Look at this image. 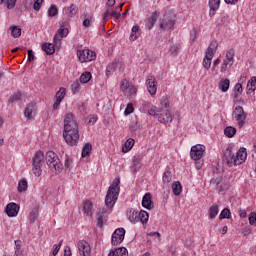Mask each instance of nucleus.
Wrapping results in <instances>:
<instances>
[{
	"instance_id": "nucleus-50",
	"label": "nucleus",
	"mask_w": 256,
	"mask_h": 256,
	"mask_svg": "<svg viewBox=\"0 0 256 256\" xmlns=\"http://www.w3.org/2000/svg\"><path fill=\"white\" fill-rule=\"evenodd\" d=\"M130 86H131V83H129L127 79L122 80L120 83V89L121 91H123V93H126V91L129 89Z\"/></svg>"
},
{
	"instance_id": "nucleus-3",
	"label": "nucleus",
	"mask_w": 256,
	"mask_h": 256,
	"mask_svg": "<svg viewBox=\"0 0 256 256\" xmlns=\"http://www.w3.org/2000/svg\"><path fill=\"white\" fill-rule=\"evenodd\" d=\"M67 35H69V29L65 28V23L60 22V28L54 36L53 44H42V51H45L46 55H53L55 53V47L56 49H59L63 37H67Z\"/></svg>"
},
{
	"instance_id": "nucleus-27",
	"label": "nucleus",
	"mask_w": 256,
	"mask_h": 256,
	"mask_svg": "<svg viewBox=\"0 0 256 256\" xmlns=\"http://www.w3.org/2000/svg\"><path fill=\"white\" fill-rule=\"evenodd\" d=\"M133 165L131 166V171L137 173L141 169V156H134L132 160Z\"/></svg>"
},
{
	"instance_id": "nucleus-47",
	"label": "nucleus",
	"mask_w": 256,
	"mask_h": 256,
	"mask_svg": "<svg viewBox=\"0 0 256 256\" xmlns=\"http://www.w3.org/2000/svg\"><path fill=\"white\" fill-rule=\"evenodd\" d=\"M21 97H23V94H21V92H17L10 96L8 103H16V101H21Z\"/></svg>"
},
{
	"instance_id": "nucleus-14",
	"label": "nucleus",
	"mask_w": 256,
	"mask_h": 256,
	"mask_svg": "<svg viewBox=\"0 0 256 256\" xmlns=\"http://www.w3.org/2000/svg\"><path fill=\"white\" fill-rule=\"evenodd\" d=\"M66 95H67V89H65L64 87H61L55 95L56 100L53 104V109L55 111H57V109H59V107L61 105V101H63L65 99Z\"/></svg>"
},
{
	"instance_id": "nucleus-26",
	"label": "nucleus",
	"mask_w": 256,
	"mask_h": 256,
	"mask_svg": "<svg viewBox=\"0 0 256 256\" xmlns=\"http://www.w3.org/2000/svg\"><path fill=\"white\" fill-rule=\"evenodd\" d=\"M217 215H219V205L213 204V205L210 206V208L208 209V216H209V219H215V218L217 217Z\"/></svg>"
},
{
	"instance_id": "nucleus-48",
	"label": "nucleus",
	"mask_w": 256,
	"mask_h": 256,
	"mask_svg": "<svg viewBox=\"0 0 256 256\" xmlns=\"http://www.w3.org/2000/svg\"><path fill=\"white\" fill-rule=\"evenodd\" d=\"M243 93V85L241 83H237L234 87V97L237 99Z\"/></svg>"
},
{
	"instance_id": "nucleus-51",
	"label": "nucleus",
	"mask_w": 256,
	"mask_h": 256,
	"mask_svg": "<svg viewBox=\"0 0 256 256\" xmlns=\"http://www.w3.org/2000/svg\"><path fill=\"white\" fill-rule=\"evenodd\" d=\"M58 12H59V10L57 9V6L51 5L48 10V15H49V17H55Z\"/></svg>"
},
{
	"instance_id": "nucleus-60",
	"label": "nucleus",
	"mask_w": 256,
	"mask_h": 256,
	"mask_svg": "<svg viewBox=\"0 0 256 256\" xmlns=\"http://www.w3.org/2000/svg\"><path fill=\"white\" fill-rule=\"evenodd\" d=\"M147 89L150 95H155L157 93V84H152L151 86H148Z\"/></svg>"
},
{
	"instance_id": "nucleus-41",
	"label": "nucleus",
	"mask_w": 256,
	"mask_h": 256,
	"mask_svg": "<svg viewBox=\"0 0 256 256\" xmlns=\"http://www.w3.org/2000/svg\"><path fill=\"white\" fill-rule=\"evenodd\" d=\"M11 35L14 39L21 37V28L19 26H12L10 27Z\"/></svg>"
},
{
	"instance_id": "nucleus-58",
	"label": "nucleus",
	"mask_w": 256,
	"mask_h": 256,
	"mask_svg": "<svg viewBox=\"0 0 256 256\" xmlns=\"http://www.w3.org/2000/svg\"><path fill=\"white\" fill-rule=\"evenodd\" d=\"M231 65H233L231 62H228L227 60H224V62L222 63L221 66V73H225V71H227L228 67H231Z\"/></svg>"
},
{
	"instance_id": "nucleus-36",
	"label": "nucleus",
	"mask_w": 256,
	"mask_h": 256,
	"mask_svg": "<svg viewBox=\"0 0 256 256\" xmlns=\"http://www.w3.org/2000/svg\"><path fill=\"white\" fill-rule=\"evenodd\" d=\"M235 133H237V128L235 127L227 126L224 129V134L226 135V137H229V139H231V137H234Z\"/></svg>"
},
{
	"instance_id": "nucleus-20",
	"label": "nucleus",
	"mask_w": 256,
	"mask_h": 256,
	"mask_svg": "<svg viewBox=\"0 0 256 256\" xmlns=\"http://www.w3.org/2000/svg\"><path fill=\"white\" fill-rule=\"evenodd\" d=\"M82 209L87 217H93V203L91 201L86 200L83 202Z\"/></svg>"
},
{
	"instance_id": "nucleus-33",
	"label": "nucleus",
	"mask_w": 256,
	"mask_h": 256,
	"mask_svg": "<svg viewBox=\"0 0 256 256\" xmlns=\"http://www.w3.org/2000/svg\"><path fill=\"white\" fill-rule=\"evenodd\" d=\"M213 60V55L211 54H205V57L203 59V67H205L207 69V71H209V69H211V61Z\"/></svg>"
},
{
	"instance_id": "nucleus-24",
	"label": "nucleus",
	"mask_w": 256,
	"mask_h": 256,
	"mask_svg": "<svg viewBox=\"0 0 256 256\" xmlns=\"http://www.w3.org/2000/svg\"><path fill=\"white\" fill-rule=\"evenodd\" d=\"M105 213H107V210L103 208V209H99V211L96 214L97 225L101 228L103 227V225H105V220L103 219V217L105 216Z\"/></svg>"
},
{
	"instance_id": "nucleus-23",
	"label": "nucleus",
	"mask_w": 256,
	"mask_h": 256,
	"mask_svg": "<svg viewBox=\"0 0 256 256\" xmlns=\"http://www.w3.org/2000/svg\"><path fill=\"white\" fill-rule=\"evenodd\" d=\"M108 256H129V252L127 251V248L120 247L115 250H111Z\"/></svg>"
},
{
	"instance_id": "nucleus-30",
	"label": "nucleus",
	"mask_w": 256,
	"mask_h": 256,
	"mask_svg": "<svg viewBox=\"0 0 256 256\" xmlns=\"http://www.w3.org/2000/svg\"><path fill=\"white\" fill-rule=\"evenodd\" d=\"M133 145H135V140L133 138H129L122 147V152L129 153V150L133 149Z\"/></svg>"
},
{
	"instance_id": "nucleus-2",
	"label": "nucleus",
	"mask_w": 256,
	"mask_h": 256,
	"mask_svg": "<svg viewBox=\"0 0 256 256\" xmlns=\"http://www.w3.org/2000/svg\"><path fill=\"white\" fill-rule=\"evenodd\" d=\"M247 159V149L240 148L236 153L233 152V148H226L223 154V163H226L228 167H237L245 163Z\"/></svg>"
},
{
	"instance_id": "nucleus-17",
	"label": "nucleus",
	"mask_w": 256,
	"mask_h": 256,
	"mask_svg": "<svg viewBox=\"0 0 256 256\" xmlns=\"http://www.w3.org/2000/svg\"><path fill=\"white\" fill-rule=\"evenodd\" d=\"M142 207H144V209H148L149 211H151V209L155 207V204L153 203V200H152L151 193L148 192L143 196Z\"/></svg>"
},
{
	"instance_id": "nucleus-25",
	"label": "nucleus",
	"mask_w": 256,
	"mask_h": 256,
	"mask_svg": "<svg viewBox=\"0 0 256 256\" xmlns=\"http://www.w3.org/2000/svg\"><path fill=\"white\" fill-rule=\"evenodd\" d=\"M219 5H221V0H209L210 7V16L213 17L215 15V11L219 9Z\"/></svg>"
},
{
	"instance_id": "nucleus-49",
	"label": "nucleus",
	"mask_w": 256,
	"mask_h": 256,
	"mask_svg": "<svg viewBox=\"0 0 256 256\" xmlns=\"http://www.w3.org/2000/svg\"><path fill=\"white\" fill-rule=\"evenodd\" d=\"M235 57V50L230 49L226 52V59L225 61H228V63H232L233 65V59Z\"/></svg>"
},
{
	"instance_id": "nucleus-53",
	"label": "nucleus",
	"mask_w": 256,
	"mask_h": 256,
	"mask_svg": "<svg viewBox=\"0 0 256 256\" xmlns=\"http://www.w3.org/2000/svg\"><path fill=\"white\" fill-rule=\"evenodd\" d=\"M157 84V79L154 78V76H148L146 79V85L147 87H151V85Z\"/></svg>"
},
{
	"instance_id": "nucleus-55",
	"label": "nucleus",
	"mask_w": 256,
	"mask_h": 256,
	"mask_svg": "<svg viewBox=\"0 0 256 256\" xmlns=\"http://www.w3.org/2000/svg\"><path fill=\"white\" fill-rule=\"evenodd\" d=\"M138 31H139V26H133L132 33L130 35V41H136L137 35H135V33H137Z\"/></svg>"
},
{
	"instance_id": "nucleus-63",
	"label": "nucleus",
	"mask_w": 256,
	"mask_h": 256,
	"mask_svg": "<svg viewBox=\"0 0 256 256\" xmlns=\"http://www.w3.org/2000/svg\"><path fill=\"white\" fill-rule=\"evenodd\" d=\"M28 61L29 63L35 61V54L33 53V50H28Z\"/></svg>"
},
{
	"instance_id": "nucleus-56",
	"label": "nucleus",
	"mask_w": 256,
	"mask_h": 256,
	"mask_svg": "<svg viewBox=\"0 0 256 256\" xmlns=\"http://www.w3.org/2000/svg\"><path fill=\"white\" fill-rule=\"evenodd\" d=\"M43 5V0H34L33 9L34 11H39Z\"/></svg>"
},
{
	"instance_id": "nucleus-52",
	"label": "nucleus",
	"mask_w": 256,
	"mask_h": 256,
	"mask_svg": "<svg viewBox=\"0 0 256 256\" xmlns=\"http://www.w3.org/2000/svg\"><path fill=\"white\" fill-rule=\"evenodd\" d=\"M71 89L73 93H79V91H81V84L76 81L71 85Z\"/></svg>"
},
{
	"instance_id": "nucleus-29",
	"label": "nucleus",
	"mask_w": 256,
	"mask_h": 256,
	"mask_svg": "<svg viewBox=\"0 0 256 256\" xmlns=\"http://www.w3.org/2000/svg\"><path fill=\"white\" fill-rule=\"evenodd\" d=\"M81 19H83L84 27H91V21H93V15H91L89 13H83L81 15Z\"/></svg>"
},
{
	"instance_id": "nucleus-13",
	"label": "nucleus",
	"mask_w": 256,
	"mask_h": 256,
	"mask_svg": "<svg viewBox=\"0 0 256 256\" xmlns=\"http://www.w3.org/2000/svg\"><path fill=\"white\" fill-rule=\"evenodd\" d=\"M124 239H125V229L118 228L112 234V238H111L112 245H115V246L121 245Z\"/></svg>"
},
{
	"instance_id": "nucleus-12",
	"label": "nucleus",
	"mask_w": 256,
	"mask_h": 256,
	"mask_svg": "<svg viewBox=\"0 0 256 256\" xmlns=\"http://www.w3.org/2000/svg\"><path fill=\"white\" fill-rule=\"evenodd\" d=\"M157 119L160 123H163L164 125H167L173 121V116L171 115V112L169 109L165 110H157Z\"/></svg>"
},
{
	"instance_id": "nucleus-37",
	"label": "nucleus",
	"mask_w": 256,
	"mask_h": 256,
	"mask_svg": "<svg viewBox=\"0 0 256 256\" xmlns=\"http://www.w3.org/2000/svg\"><path fill=\"white\" fill-rule=\"evenodd\" d=\"M117 67H119V63L117 61L109 64L106 68V77H109V75H111V73H113Z\"/></svg>"
},
{
	"instance_id": "nucleus-34",
	"label": "nucleus",
	"mask_w": 256,
	"mask_h": 256,
	"mask_svg": "<svg viewBox=\"0 0 256 256\" xmlns=\"http://www.w3.org/2000/svg\"><path fill=\"white\" fill-rule=\"evenodd\" d=\"M172 190L176 197L181 195V192L183 191V186H181V182L172 183Z\"/></svg>"
},
{
	"instance_id": "nucleus-59",
	"label": "nucleus",
	"mask_w": 256,
	"mask_h": 256,
	"mask_svg": "<svg viewBox=\"0 0 256 256\" xmlns=\"http://www.w3.org/2000/svg\"><path fill=\"white\" fill-rule=\"evenodd\" d=\"M61 245H63V240H61L58 244L54 245V250L52 252L53 256H56L57 253H59V250L61 249Z\"/></svg>"
},
{
	"instance_id": "nucleus-42",
	"label": "nucleus",
	"mask_w": 256,
	"mask_h": 256,
	"mask_svg": "<svg viewBox=\"0 0 256 256\" xmlns=\"http://www.w3.org/2000/svg\"><path fill=\"white\" fill-rule=\"evenodd\" d=\"M27 180L26 179H22L19 181L18 183V193H23V191H27Z\"/></svg>"
},
{
	"instance_id": "nucleus-16",
	"label": "nucleus",
	"mask_w": 256,
	"mask_h": 256,
	"mask_svg": "<svg viewBox=\"0 0 256 256\" xmlns=\"http://www.w3.org/2000/svg\"><path fill=\"white\" fill-rule=\"evenodd\" d=\"M78 249H79L80 255L82 256L91 255V246L85 240H81L78 242Z\"/></svg>"
},
{
	"instance_id": "nucleus-54",
	"label": "nucleus",
	"mask_w": 256,
	"mask_h": 256,
	"mask_svg": "<svg viewBox=\"0 0 256 256\" xmlns=\"http://www.w3.org/2000/svg\"><path fill=\"white\" fill-rule=\"evenodd\" d=\"M248 219H249L250 225L256 227V213L255 212H251L249 214V218Z\"/></svg>"
},
{
	"instance_id": "nucleus-62",
	"label": "nucleus",
	"mask_w": 256,
	"mask_h": 256,
	"mask_svg": "<svg viewBox=\"0 0 256 256\" xmlns=\"http://www.w3.org/2000/svg\"><path fill=\"white\" fill-rule=\"evenodd\" d=\"M128 95H135L137 93V88L134 85H131L128 87Z\"/></svg>"
},
{
	"instance_id": "nucleus-32",
	"label": "nucleus",
	"mask_w": 256,
	"mask_h": 256,
	"mask_svg": "<svg viewBox=\"0 0 256 256\" xmlns=\"http://www.w3.org/2000/svg\"><path fill=\"white\" fill-rule=\"evenodd\" d=\"M231 85V81H229V79H223L221 80L220 84H219V89H221V91H223V93H227V91H229V86Z\"/></svg>"
},
{
	"instance_id": "nucleus-61",
	"label": "nucleus",
	"mask_w": 256,
	"mask_h": 256,
	"mask_svg": "<svg viewBox=\"0 0 256 256\" xmlns=\"http://www.w3.org/2000/svg\"><path fill=\"white\" fill-rule=\"evenodd\" d=\"M135 109L133 108V104L129 103L125 109V115H131Z\"/></svg>"
},
{
	"instance_id": "nucleus-64",
	"label": "nucleus",
	"mask_w": 256,
	"mask_h": 256,
	"mask_svg": "<svg viewBox=\"0 0 256 256\" xmlns=\"http://www.w3.org/2000/svg\"><path fill=\"white\" fill-rule=\"evenodd\" d=\"M160 112H157V109L151 108L148 110V114L152 115L153 117H157V115H159Z\"/></svg>"
},
{
	"instance_id": "nucleus-21",
	"label": "nucleus",
	"mask_w": 256,
	"mask_h": 256,
	"mask_svg": "<svg viewBox=\"0 0 256 256\" xmlns=\"http://www.w3.org/2000/svg\"><path fill=\"white\" fill-rule=\"evenodd\" d=\"M109 17H114L116 19H119L121 17V13H118L117 10H113L112 12L107 9L103 14V21L104 23H107L109 21Z\"/></svg>"
},
{
	"instance_id": "nucleus-19",
	"label": "nucleus",
	"mask_w": 256,
	"mask_h": 256,
	"mask_svg": "<svg viewBox=\"0 0 256 256\" xmlns=\"http://www.w3.org/2000/svg\"><path fill=\"white\" fill-rule=\"evenodd\" d=\"M157 19H159V13L157 11L151 14V17L146 20V27L151 30L155 27V23H157Z\"/></svg>"
},
{
	"instance_id": "nucleus-46",
	"label": "nucleus",
	"mask_w": 256,
	"mask_h": 256,
	"mask_svg": "<svg viewBox=\"0 0 256 256\" xmlns=\"http://www.w3.org/2000/svg\"><path fill=\"white\" fill-rule=\"evenodd\" d=\"M165 109H169V99L163 98L160 102V107L157 108V111H165Z\"/></svg>"
},
{
	"instance_id": "nucleus-43",
	"label": "nucleus",
	"mask_w": 256,
	"mask_h": 256,
	"mask_svg": "<svg viewBox=\"0 0 256 256\" xmlns=\"http://www.w3.org/2000/svg\"><path fill=\"white\" fill-rule=\"evenodd\" d=\"M3 3H5L7 9H13L17 4V0H0V5H3Z\"/></svg>"
},
{
	"instance_id": "nucleus-11",
	"label": "nucleus",
	"mask_w": 256,
	"mask_h": 256,
	"mask_svg": "<svg viewBox=\"0 0 256 256\" xmlns=\"http://www.w3.org/2000/svg\"><path fill=\"white\" fill-rule=\"evenodd\" d=\"M205 153V146L201 144H197L191 147L190 157L193 161H199L203 158V154Z\"/></svg>"
},
{
	"instance_id": "nucleus-35",
	"label": "nucleus",
	"mask_w": 256,
	"mask_h": 256,
	"mask_svg": "<svg viewBox=\"0 0 256 256\" xmlns=\"http://www.w3.org/2000/svg\"><path fill=\"white\" fill-rule=\"evenodd\" d=\"M92 149L93 145H91V143H86L82 149V157H89V155H91Z\"/></svg>"
},
{
	"instance_id": "nucleus-40",
	"label": "nucleus",
	"mask_w": 256,
	"mask_h": 256,
	"mask_svg": "<svg viewBox=\"0 0 256 256\" xmlns=\"http://www.w3.org/2000/svg\"><path fill=\"white\" fill-rule=\"evenodd\" d=\"M256 89V78L252 77L251 80L247 84V93H253Z\"/></svg>"
},
{
	"instance_id": "nucleus-45",
	"label": "nucleus",
	"mask_w": 256,
	"mask_h": 256,
	"mask_svg": "<svg viewBox=\"0 0 256 256\" xmlns=\"http://www.w3.org/2000/svg\"><path fill=\"white\" fill-rule=\"evenodd\" d=\"M91 81V72H84L80 76V83H89Z\"/></svg>"
},
{
	"instance_id": "nucleus-5",
	"label": "nucleus",
	"mask_w": 256,
	"mask_h": 256,
	"mask_svg": "<svg viewBox=\"0 0 256 256\" xmlns=\"http://www.w3.org/2000/svg\"><path fill=\"white\" fill-rule=\"evenodd\" d=\"M46 164L50 169H54L56 174H59L63 171V164L61 163V160L59 159V156L55 154L53 151H48L46 153Z\"/></svg>"
},
{
	"instance_id": "nucleus-57",
	"label": "nucleus",
	"mask_w": 256,
	"mask_h": 256,
	"mask_svg": "<svg viewBox=\"0 0 256 256\" xmlns=\"http://www.w3.org/2000/svg\"><path fill=\"white\" fill-rule=\"evenodd\" d=\"M162 179L164 183H171V179H172L171 172L169 171L164 172Z\"/></svg>"
},
{
	"instance_id": "nucleus-9",
	"label": "nucleus",
	"mask_w": 256,
	"mask_h": 256,
	"mask_svg": "<svg viewBox=\"0 0 256 256\" xmlns=\"http://www.w3.org/2000/svg\"><path fill=\"white\" fill-rule=\"evenodd\" d=\"M175 26V14L168 13L164 14L163 19L160 22V29L163 31H169Z\"/></svg>"
},
{
	"instance_id": "nucleus-28",
	"label": "nucleus",
	"mask_w": 256,
	"mask_h": 256,
	"mask_svg": "<svg viewBox=\"0 0 256 256\" xmlns=\"http://www.w3.org/2000/svg\"><path fill=\"white\" fill-rule=\"evenodd\" d=\"M79 12V7L77 5L72 4L70 7H67L65 9V13L68 17H75L77 13Z\"/></svg>"
},
{
	"instance_id": "nucleus-1",
	"label": "nucleus",
	"mask_w": 256,
	"mask_h": 256,
	"mask_svg": "<svg viewBox=\"0 0 256 256\" xmlns=\"http://www.w3.org/2000/svg\"><path fill=\"white\" fill-rule=\"evenodd\" d=\"M63 138L70 147H76L79 143V124L73 113H67L64 117Z\"/></svg>"
},
{
	"instance_id": "nucleus-44",
	"label": "nucleus",
	"mask_w": 256,
	"mask_h": 256,
	"mask_svg": "<svg viewBox=\"0 0 256 256\" xmlns=\"http://www.w3.org/2000/svg\"><path fill=\"white\" fill-rule=\"evenodd\" d=\"M219 219H231V210H229V208H224L219 215Z\"/></svg>"
},
{
	"instance_id": "nucleus-7",
	"label": "nucleus",
	"mask_w": 256,
	"mask_h": 256,
	"mask_svg": "<svg viewBox=\"0 0 256 256\" xmlns=\"http://www.w3.org/2000/svg\"><path fill=\"white\" fill-rule=\"evenodd\" d=\"M44 159L45 155L41 151H38L32 158V171L35 177H41V173H43L41 167H43Z\"/></svg>"
},
{
	"instance_id": "nucleus-10",
	"label": "nucleus",
	"mask_w": 256,
	"mask_h": 256,
	"mask_svg": "<svg viewBox=\"0 0 256 256\" xmlns=\"http://www.w3.org/2000/svg\"><path fill=\"white\" fill-rule=\"evenodd\" d=\"M77 57L81 63H89V61H95L97 59V54L89 49L78 50Z\"/></svg>"
},
{
	"instance_id": "nucleus-22",
	"label": "nucleus",
	"mask_w": 256,
	"mask_h": 256,
	"mask_svg": "<svg viewBox=\"0 0 256 256\" xmlns=\"http://www.w3.org/2000/svg\"><path fill=\"white\" fill-rule=\"evenodd\" d=\"M37 217H39V204H35L29 213V222L35 223L37 221Z\"/></svg>"
},
{
	"instance_id": "nucleus-39",
	"label": "nucleus",
	"mask_w": 256,
	"mask_h": 256,
	"mask_svg": "<svg viewBox=\"0 0 256 256\" xmlns=\"http://www.w3.org/2000/svg\"><path fill=\"white\" fill-rule=\"evenodd\" d=\"M179 51H181V44H174L169 48V53L170 55H173V57L179 55Z\"/></svg>"
},
{
	"instance_id": "nucleus-31",
	"label": "nucleus",
	"mask_w": 256,
	"mask_h": 256,
	"mask_svg": "<svg viewBox=\"0 0 256 256\" xmlns=\"http://www.w3.org/2000/svg\"><path fill=\"white\" fill-rule=\"evenodd\" d=\"M217 47H219V44L217 43V41H212L206 50V54L212 55V56L215 55V52L217 51Z\"/></svg>"
},
{
	"instance_id": "nucleus-38",
	"label": "nucleus",
	"mask_w": 256,
	"mask_h": 256,
	"mask_svg": "<svg viewBox=\"0 0 256 256\" xmlns=\"http://www.w3.org/2000/svg\"><path fill=\"white\" fill-rule=\"evenodd\" d=\"M33 111H35V105L30 104L24 111V116L28 119H33Z\"/></svg>"
},
{
	"instance_id": "nucleus-4",
	"label": "nucleus",
	"mask_w": 256,
	"mask_h": 256,
	"mask_svg": "<svg viewBox=\"0 0 256 256\" xmlns=\"http://www.w3.org/2000/svg\"><path fill=\"white\" fill-rule=\"evenodd\" d=\"M121 180L119 178H115L112 182V185L108 188L105 205L108 209H113L115 207V203H117V199H119V192L121 188L119 187Z\"/></svg>"
},
{
	"instance_id": "nucleus-6",
	"label": "nucleus",
	"mask_w": 256,
	"mask_h": 256,
	"mask_svg": "<svg viewBox=\"0 0 256 256\" xmlns=\"http://www.w3.org/2000/svg\"><path fill=\"white\" fill-rule=\"evenodd\" d=\"M129 221L131 223H139V221L142 223V225L147 224V221H149V213L147 211H135L134 209H130L127 213Z\"/></svg>"
},
{
	"instance_id": "nucleus-8",
	"label": "nucleus",
	"mask_w": 256,
	"mask_h": 256,
	"mask_svg": "<svg viewBox=\"0 0 256 256\" xmlns=\"http://www.w3.org/2000/svg\"><path fill=\"white\" fill-rule=\"evenodd\" d=\"M232 118L234 121H237L238 127H243L245 125V121H247V113H245V110H243V107L236 106L233 113Z\"/></svg>"
},
{
	"instance_id": "nucleus-18",
	"label": "nucleus",
	"mask_w": 256,
	"mask_h": 256,
	"mask_svg": "<svg viewBox=\"0 0 256 256\" xmlns=\"http://www.w3.org/2000/svg\"><path fill=\"white\" fill-rule=\"evenodd\" d=\"M19 213V207L15 203H9L6 206V214L8 217H17Z\"/></svg>"
},
{
	"instance_id": "nucleus-15",
	"label": "nucleus",
	"mask_w": 256,
	"mask_h": 256,
	"mask_svg": "<svg viewBox=\"0 0 256 256\" xmlns=\"http://www.w3.org/2000/svg\"><path fill=\"white\" fill-rule=\"evenodd\" d=\"M210 183L212 185H216V189L219 191V193L229 189V184H227L223 178H214L210 181Z\"/></svg>"
}]
</instances>
